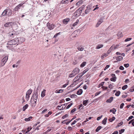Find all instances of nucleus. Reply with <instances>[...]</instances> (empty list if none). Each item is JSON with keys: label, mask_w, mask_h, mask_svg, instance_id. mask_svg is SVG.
I'll list each match as a JSON object with an SVG mask.
<instances>
[{"label": "nucleus", "mask_w": 134, "mask_h": 134, "mask_svg": "<svg viewBox=\"0 0 134 134\" xmlns=\"http://www.w3.org/2000/svg\"><path fill=\"white\" fill-rule=\"evenodd\" d=\"M38 98V91L36 90L34 92L32 97L34 101L31 102V106L35 107L37 103V100Z\"/></svg>", "instance_id": "obj_1"}, {"label": "nucleus", "mask_w": 134, "mask_h": 134, "mask_svg": "<svg viewBox=\"0 0 134 134\" xmlns=\"http://www.w3.org/2000/svg\"><path fill=\"white\" fill-rule=\"evenodd\" d=\"M12 14V12L11 10L10 9H7L3 12L0 16L1 17H2L3 16H10Z\"/></svg>", "instance_id": "obj_2"}, {"label": "nucleus", "mask_w": 134, "mask_h": 134, "mask_svg": "<svg viewBox=\"0 0 134 134\" xmlns=\"http://www.w3.org/2000/svg\"><path fill=\"white\" fill-rule=\"evenodd\" d=\"M17 42V40L15 38L14 39L8 41L7 44L8 45H14L18 43Z\"/></svg>", "instance_id": "obj_3"}, {"label": "nucleus", "mask_w": 134, "mask_h": 134, "mask_svg": "<svg viewBox=\"0 0 134 134\" xmlns=\"http://www.w3.org/2000/svg\"><path fill=\"white\" fill-rule=\"evenodd\" d=\"M17 41V43H22L24 41V38L23 37H18L16 38Z\"/></svg>", "instance_id": "obj_4"}, {"label": "nucleus", "mask_w": 134, "mask_h": 134, "mask_svg": "<svg viewBox=\"0 0 134 134\" xmlns=\"http://www.w3.org/2000/svg\"><path fill=\"white\" fill-rule=\"evenodd\" d=\"M103 18L101 17L98 21L96 25V27H98L103 22Z\"/></svg>", "instance_id": "obj_5"}, {"label": "nucleus", "mask_w": 134, "mask_h": 134, "mask_svg": "<svg viewBox=\"0 0 134 134\" xmlns=\"http://www.w3.org/2000/svg\"><path fill=\"white\" fill-rule=\"evenodd\" d=\"M47 26L48 29L50 30L53 29L54 27V25L53 24H51L50 23H48L47 24Z\"/></svg>", "instance_id": "obj_6"}, {"label": "nucleus", "mask_w": 134, "mask_h": 134, "mask_svg": "<svg viewBox=\"0 0 134 134\" xmlns=\"http://www.w3.org/2000/svg\"><path fill=\"white\" fill-rule=\"evenodd\" d=\"M8 59V57L5 56L4 57L2 60V65L3 66L7 62Z\"/></svg>", "instance_id": "obj_7"}, {"label": "nucleus", "mask_w": 134, "mask_h": 134, "mask_svg": "<svg viewBox=\"0 0 134 134\" xmlns=\"http://www.w3.org/2000/svg\"><path fill=\"white\" fill-rule=\"evenodd\" d=\"M21 7V5L19 4L14 8L13 12L14 13L15 12H18V10L20 9V7Z\"/></svg>", "instance_id": "obj_8"}, {"label": "nucleus", "mask_w": 134, "mask_h": 134, "mask_svg": "<svg viewBox=\"0 0 134 134\" xmlns=\"http://www.w3.org/2000/svg\"><path fill=\"white\" fill-rule=\"evenodd\" d=\"M12 24V22H9L5 24L4 25V26L5 27H8L10 26H11V24Z\"/></svg>", "instance_id": "obj_9"}, {"label": "nucleus", "mask_w": 134, "mask_h": 134, "mask_svg": "<svg viewBox=\"0 0 134 134\" xmlns=\"http://www.w3.org/2000/svg\"><path fill=\"white\" fill-rule=\"evenodd\" d=\"M70 19L69 18H67L65 19L63 21V23L65 24H67L68 22L69 21Z\"/></svg>", "instance_id": "obj_10"}, {"label": "nucleus", "mask_w": 134, "mask_h": 134, "mask_svg": "<svg viewBox=\"0 0 134 134\" xmlns=\"http://www.w3.org/2000/svg\"><path fill=\"white\" fill-rule=\"evenodd\" d=\"M73 71L74 73H75L77 74L79 72L80 70L77 68H76L73 70Z\"/></svg>", "instance_id": "obj_11"}, {"label": "nucleus", "mask_w": 134, "mask_h": 134, "mask_svg": "<svg viewBox=\"0 0 134 134\" xmlns=\"http://www.w3.org/2000/svg\"><path fill=\"white\" fill-rule=\"evenodd\" d=\"M77 48L79 51H83L84 49V47L82 46H78Z\"/></svg>", "instance_id": "obj_12"}, {"label": "nucleus", "mask_w": 134, "mask_h": 134, "mask_svg": "<svg viewBox=\"0 0 134 134\" xmlns=\"http://www.w3.org/2000/svg\"><path fill=\"white\" fill-rule=\"evenodd\" d=\"M46 91V90H45L44 89L42 92L41 96L42 97H43L45 96Z\"/></svg>", "instance_id": "obj_13"}, {"label": "nucleus", "mask_w": 134, "mask_h": 134, "mask_svg": "<svg viewBox=\"0 0 134 134\" xmlns=\"http://www.w3.org/2000/svg\"><path fill=\"white\" fill-rule=\"evenodd\" d=\"M90 9L91 8L90 7H87V9L85 11V13L87 14L88 13Z\"/></svg>", "instance_id": "obj_14"}, {"label": "nucleus", "mask_w": 134, "mask_h": 134, "mask_svg": "<svg viewBox=\"0 0 134 134\" xmlns=\"http://www.w3.org/2000/svg\"><path fill=\"white\" fill-rule=\"evenodd\" d=\"M113 97H111L109 99H108L106 101V102L107 103H111L112 101H113Z\"/></svg>", "instance_id": "obj_15"}, {"label": "nucleus", "mask_w": 134, "mask_h": 134, "mask_svg": "<svg viewBox=\"0 0 134 134\" xmlns=\"http://www.w3.org/2000/svg\"><path fill=\"white\" fill-rule=\"evenodd\" d=\"M103 47V44H98L97 46L96 49H99L102 48Z\"/></svg>", "instance_id": "obj_16"}, {"label": "nucleus", "mask_w": 134, "mask_h": 134, "mask_svg": "<svg viewBox=\"0 0 134 134\" xmlns=\"http://www.w3.org/2000/svg\"><path fill=\"white\" fill-rule=\"evenodd\" d=\"M32 90H29L27 91L26 92V94L30 95L32 93Z\"/></svg>", "instance_id": "obj_17"}, {"label": "nucleus", "mask_w": 134, "mask_h": 134, "mask_svg": "<svg viewBox=\"0 0 134 134\" xmlns=\"http://www.w3.org/2000/svg\"><path fill=\"white\" fill-rule=\"evenodd\" d=\"M107 119V118H105L102 121V123L104 125H105L106 123Z\"/></svg>", "instance_id": "obj_18"}, {"label": "nucleus", "mask_w": 134, "mask_h": 134, "mask_svg": "<svg viewBox=\"0 0 134 134\" xmlns=\"http://www.w3.org/2000/svg\"><path fill=\"white\" fill-rule=\"evenodd\" d=\"M14 32L13 31L12 32H10L9 33V36L12 37V36H14L16 35V34L14 33Z\"/></svg>", "instance_id": "obj_19"}, {"label": "nucleus", "mask_w": 134, "mask_h": 134, "mask_svg": "<svg viewBox=\"0 0 134 134\" xmlns=\"http://www.w3.org/2000/svg\"><path fill=\"white\" fill-rule=\"evenodd\" d=\"M28 107V105L27 104H26L25 105H24L23 107V111H25V110Z\"/></svg>", "instance_id": "obj_20"}, {"label": "nucleus", "mask_w": 134, "mask_h": 134, "mask_svg": "<svg viewBox=\"0 0 134 134\" xmlns=\"http://www.w3.org/2000/svg\"><path fill=\"white\" fill-rule=\"evenodd\" d=\"M116 111V110L114 108H113L111 109H110V112H112L113 114H115V112Z\"/></svg>", "instance_id": "obj_21"}, {"label": "nucleus", "mask_w": 134, "mask_h": 134, "mask_svg": "<svg viewBox=\"0 0 134 134\" xmlns=\"http://www.w3.org/2000/svg\"><path fill=\"white\" fill-rule=\"evenodd\" d=\"M82 93V89H80L77 92V94L78 95H81Z\"/></svg>", "instance_id": "obj_22"}, {"label": "nucleus", "mask_w": 134, "mask_h": 134, "mask_svg": "<svg viewBox=\"0 0 134 134\" xmlns=\"http://www.w3.org/2000/svg\"><path fill=\"white\" fill-rule=\"evenodd\" d=\"M123 59L122 57L121 56H119L118 57L116 58V60L118 61H120L122 60Z\"/></svg>", "instance_id": "obj_23"}, {"label": "nucleus", "mask_w": 134, "mask_h": 134, "mask_svg": "<svg viewBox=\"0 0 134 134\" xmlns=\"http://www.w3.org/2000/svg\"><path fill=\"white\" fill-rule=\"evenodd\" d=\"M86 62H82V64L80 65V67H83L84 66H85V65L86 64Z\"/></svg>", "instance_id": "obj_24"}, {"label": "nucleus", "mask_w": 134, "mask_h": 134, "mask_svg": "<svg viewBox=\"0 0 134 134\" xmlns=\"http://www.w3.org/2000/svg\"><path fill=\"white\" fill-rule=\"evenodd\" d=\"M79 20L77 19L76 22L74 23L72 25V26L73 27L75 26L79 22Z\"/></svg>", "instance_id": "obj_25"}, {"label": "nucleus", "mask_w": 134, "mask_h": 134, "mask_svg": "<svg viewBox=\"0 0 134 134\" xmlns=\"http://www.w3.org/2000/svg\"><path fill=\"white\" fill-rule=\"evenodd\" d=\"M102 127L100 126H98L96 129V132H98L102 128Z\"/></svg>", "instance_id": "obj_26"}, {"label": "nucleus", "mask_w": 134, "mask_h": 134, "mask_svg": "<svg viewBox=\"0 0 134 134\" xmlns=\"http://www.w3.org/2000/svg\"><path fill=\"white\" fill-rule=\"evenodd\" d=\"M117 35L119 37H121L123 36V35L121 32H119L118 33Z\"/></svg>", "instance_id": "obj_27"}, {"label": "nucleus", "mask_w": 134, "mask_h": 134, "mask_svg": "<svg viewBox=\"0 0 134 134\" xmlns=\"http://www.w3.org/2000/svg\"><path fill=\"white\" fill-rule=\"evenodd\" d=\"M32 118V116H30L28 118H25V121H29L30 120V119Z\"/></svg>", "instance_id": "obj_28"}, {"label": "nucleus", "mask_w": 134, "mask_h": 134, "mask_svg": "<svg viewBox=\"0 0 134 134\" xmlns=\"http://www.w3.org/2000/svg\"><path fill=\"white\" fill-rule=\"evenodd\" d=\"M88 100H85L83 102V105H87V104L88 103Z\"/></svg>", "instance_id": "obj_29"}, {"label": "nucleus", "mask_w": 134, "mask_h": 134, "mask_svg": "<svg viewBox=\"0 0 134 134\" xmlns=\"http://www.w3.org/2000/svg\"><path fill=\"white\" fill-rule=\"evenodd\" d=\"M63 90H56L55 92L56 93H60L63 92Z\"/></svg>", "instance_id": "obj_30"}, {"label": "nucleus", "mask_w": 134, "mask_h": 134, "mask_svg": "<svg viewBox=\"0 0 134 134\" xmlns=\"http://www.w3.org/2000/svg\"><path fill=\"white\" fill-rule=\"evenodd\" d=\"M115 118L114 117H113L112 118H110L109 119V121L110 122H112L113 120H114Z\"/></svg>", "instance_id": "obj_31"}, {"label": "nucleus", "mask_w": 134, "mask_h": 134, "mask_svg": "<svg viewBox=\"0 0 134 134\" xmlns=\"http://www.w3.org/2000/svg\"><path fill=\"white\" fill-rule=\"evenodd\" d=\"M30 97V95L26 94L25 98L27 100V101H28L29 100Z\"/></svg>", "instance_id": "obj_32"}, {"label": "nucleus", "mask_w": 134, "mask_h": 134, "mask_svg": "<svg viewBox=\"0 0 134 134\" xmlns=\"http://www.w3.org/2000/svg\"><path fill=\"white\" fill-rule=\"evenodd\" d=\"M82 3V2L81 1L78 2L76 4V5L79 6Z\"/></svg>", "instance_id": "obj_33"}, {"label": "nucleus", "mask_w": 134, "mask_h": 134, "mask_svg": "<svg viewBox=\"0 0 134 134\" xmlns=\"http://www.w3.org/2000/svg\"><path fill=\"white\" fill-rule=\"evenodd\" d=\"M120 91H118L116 92L115 95L116 96H118L120 95Z\"/></svg>", "instance_id": "obj_34"}, {"label": "nucleus", "mask_w": 134, "mask_h": 134, "mask_svg": "<svg viewBox=\"0 0 134 134\" xmlns=\"http://www.w3.org/2000/svg\"><path fill=\"white\" fill-rule=\"evenodd\" d=\"M77 96L76 95L74 94H73L70 96V97L71 98H76L77 97Z\"/></svg>", "instance_id": "obj_35"}, {"label": "nucleus", "mask_w": 134, "mask_h": 134, "mask_svg": "<svg viewBox=\"0 0 134 134\" xmlns=\"http://www.w3.org/2000/svg\"><path fill=\"white\" fill-rule=\"evenodd\" d=\"M116 77H113L111 78L110 79V80L111 81L115 82L116 81Z\"/></svg>", "instance_id": "obj_36"}, {"label": "nucleus", "mask_w": 134, "mask_h": 134, "mask_svg": "<svg viewBox=\"0 0 134 134\" xmlns=\"http://www.w3.org/2000/svg\"><path fill=\"white\" fill-rule=\"evenodd\" d=\"M127 85H124L123 86H122V88L123 90H124L126 89V88H127Z\"/></svg>", "instance_id": "obj_37"}, {"label": "nucleus", "mask_w": 134, "mask_h": 134, "mask_svg": "<svg viewBox=\"0 0 134 134\" xmlns=\"http://www.w3.org/2000/svg\"><path fill=\"white\" fill-rule=\"evenodd\" d=\"M89 70L88 68H87L85 70H84L82 72V73L83 75L87 72Z\"/></svg>", "instance_id": "obj_38"}, {"label": "nucleus", "mask_w": 134, "mask_h": 134, "mask_svg": "<svg viewBox=\"0 0 134 134\" xmlns=\"http://www.w3.org/2000/svg\"><path fill=\"white\" fill-rule=\"evenodd\" d=\"M114 44H113L111 46V47L109 49L111 51L113 49H114Z\"/></svg>", "instance_id": "obj_39"}, {"label": "nucleus", "mask_w": 134, "mask_h": 134, "mask_svg": "<svg viewBox=\"0 0 134 134\" xmlns=\"http://www.w3.org/2000/svg\"><path fill=\"white\" fill-rule=\"evenodd\" d=\"M132 39V38H126L125 40V42H127L129 41H130Z\"/></svg>", "instance_id": "obj_40"}, {"label": "nucleus", "mask_w": 134, "mask_h": 134, "mask_svg": "<svg viewBox=\"0 0 134 134\" xmlns=\"http://www.w3.org/2000/svg\"><path fill=\"white\" fill-rule=\"evenodd\" d=\"M32 129L31 127H29L27 128V131H26L25 132V133H27L30 130H31Z\"/></svg>", "instance_id": "obj_41"}, {"label": "nucleus", "mask_w": 134, "mask_h": 134, "mask_svg": "<svg viewBox=\"0 0 134 134\" xmlns=\"http://www.w3.org/2000/svg\"><path fill=\"white\" fill-rule=\"evenodd\" d=\"M72 105V103H70L66 107V109H69Z\"/></svg>", "instance_id": "obj_42"}, {"label": "nucleus", "mask_w": 134, "mask_h": 134, "mask_svg": "<svg viewBox=\"0 0 134 134\" xmlns=\"http://www.w3.org/2000/svg\"><path fill=\"white\" fill-rule=\"evenodd\" d=\"M68 0H63L62 2L63 3H67V1Z\"/></svg>", "instance_id": "obj_43"}, {"label": "nucleus", "mask_w": 134, "mask_h": 134, "mask_svg": "<svg viewBox=\"0 0 134 134\" xmlns=\"http://www.w3.org/2000/svg\"><path fill=\"white\" fill-rule=\"evenodd\" d=\"M68 115L67 114H66L64 115L62 117V118L63 119H64L65 118L68 117Z\"/></svg>", "instance_id": "obj_44"}, {"label": "nucleus", "mask_w": 134, "mask_h": 134, "mask_svg": "<svg viewBox=\"0 0 134 134\" xmlns=\"http://www.w3.org/2000/svg\"><path fill=\"white\" fill-rule=\"evenodd\" d=\"M60 32H59V33H57V34H55V35H54V36L53 37H54V38H55V37H56L57 36H58V35H60Z\"/></svg>", "instance_id": "obj_45"}, {"label": "nucleus", "mask_w": 134, "mask_h": 134, "mask_svg": "<svg viewBox=\"0 0 134 134\" xmlns=\"http://www.w3.org/2000/svg\"><path fill=\"white\" fill-rule=\"evenodd\" d=\"M76 110V109L75 108H74L72 110H71L70 112V113H71L75 112Z\"/></svg>", "instance_id": "obj_46"}, {"label": "nucleus", "mask_w": 134, "mask_h": 134, "mask_svg": "<svg viewBox=\"0 0 134 134\" xmlns=\"http://www.w3.org/2000/svg\"><path fill=\"white\" fill-rule=\"evenodd\" d=\"M120 46L118 44H117L115 45H114V49H116L118 47H119Z\"/></svg>", "instance_id": "obj_47"}, {"label": "nucleus", "mask_w": 134, "mask_h": 134, "mask_svg": "<svg viewBox=\"0 0 134 134\" xmlns=\"http://www.w3.org/2000/svg\"><path fill=\"white\" fill-rule=\"evenodd\" d=\"M124 103H121L120 106V109H122L123 107L124 106Z\"/></svg>", "instance_id": "obj_48"}, {"label": "nucleus", "mask_w": 134, "mask_h": 134, "mask_svg": "<svg viewBox=\"0 0 134 134\" xmlns=\"http://www.w3.org/2000/svg\"><path fill=\"white\" fill-rule=\"evenodd\" d=\"M109 66H110L109 65H107L105 67L104 69V70H105L107 69L109 67Z\"/></svg>", "instance_id": "obj_49"}, {"label": "nucleus", "mask_w": 134, "mask_h": 134, "mask_svg": "<svg viewBox=\"0 0 134 134\" xmlns=\"http://www.w3.org/2000/svg\"><path fill=\"white\" fill-rule=\"evenodd\" d=\"M130 91L131 92H133L134 91V86L130 90Z\"/></svg>", "instance_id": "obj_50"}, {"label": "nucleus", "mask_w": 134, "mask_h": 134, "mask_svg": "<svg viewBox=\"0 0 134 134\" xmlns=\"http://www.w3.org/2000/svg\"><path fill=\"white\" fill-rule=\"evenodd\" d=\"M124 66L126 68H127L129 66V64H124Z\"/></svg>", "instance_id": "obj_51"}, {"label": "nucleus", "mask_w": 134, "mask_h": 134, "mask_svg": "<svg viewBox=\"0 0 134 134\" xmlns=\"http://www.w3.org/2000/svg\"><path fill=\"white\" fill-rule=\"evenodd\" d=\"M78 77H79V76H76L75 78L74 79V81H76V80H78L79 79H78Z\"/></svg>", "instance_id": "obj_52"}, {"label": "nucleus", "mask_w": 134, "mask_h": 134, "mask_svg": "<svg viewBox=\"0 0 134 134\" xmlns=\"http://www.w3.org/2000/svg\"><path fill=\"white\" fill-rule=\"evenodd\" d=\"M25 3V2H21V3H20L19 4L21 5V7L22 8H23L24 7V6L23 5Z\"/></svg>", "instance_id": "obj_53"}, {"label": "nucleus", "mask_w": 134, "mask_h": 134, "mask_svg": "<svg viewBox=\"0 0 134 134\" xmlns=\"http://www.w3.org/2000/svg\"><path fill=\"white\" fill-rule=\"evenodd\" d=\"M119 69L121 70H123L124 69V68L122 66H121L119 67Z\"/></svg>", "instance_id": "obj_54"}, {"label": "nucleus", "mask_w": 134, "mask_h": 134, "mask_svg": "<svg viewBox=\"0 0 134 134\" xmlns=\"http://www.w3.org/2000/svg\"><path fill=\"white\" fill-rule=\"evenodd\" d=\"M83 75V74L82 73L79 74L77 76H78L79 77V78H80Z\"/></svg>", "instance_id": "obj_55"}, {"label": "nucleus", "mask_w": 134, "mask_h": 134, "mask_svg": "<svg viewBox=\"0 0 134 134\" xmlns=\"http://www.w3.org/2000/svg\"><path fill=\"white\" fill-rule=\"evenodd\" d=\"M102 116H103V115H101V116H100L98 117L97 118V120H99L101 118H102Z\"/></svg>", "instance_id": "obj_56"}, {"label": "nucleus", "mask_w": 134, "mask_h": 134, "mask_svg": "<svg viewBox=\"0 0 134 134\" xmlns=\"http://www.w3.org/2000/svg\"><path fill=\"white\" fill-rule=\"evenodd\" d=\"M123 124V122L122 121H121L120 123H119L118 124V126H120L122 125Z\"/></svg>", "instance_id": "obj_57"}, {"label": "nucleus", "mask_w": 134, "mask_h": 134, "mask_svg": "<svg viewBox=\"0 0 134 134\" xmlns=\"http://www.w3.org/2000/svg\"><path fill=\"white\" fill-rule=\"evenodd\" d=\"M20 49L21 48H18V49H16V51L18 52H21V50Z\"/></svg>", "instance_id": "obj_58"}, {"label": "nucleus", "mask_w": 134, "mask_h": 134, "mask_svg": "<svg viewBox=\"0 0 134 134\" xmlns=\"http://www.w3.org/2000/svg\"><path fill=\"white\" fill-rule=\"evenodd\" d=\"M78 31H75L72 34V35L73 36H75V37H76V36L75 35L76 34V32H77Z\"/></svg>", "instance_id": "obj_59"}, {"label": "nucleus", "mask_w": 134, "mask_h": 134, "mask_svg": "<svg viewBox=\"0 0 134 134\" xmlns=\"http://www.w3.org/2000/svg\"><path fill=\"white\" fill-rule=\"evenodd\" d=\"M83 107V105L82 104H81L79 107V109H82V108Z\"/></svg>", "instance_id": "obj_60"}, {"label": "nucleus", "mask_w": 134, "mask_h": 134, "mask_svg": "<svg viewBox=\"0 0 134 134\" xmlns=\"http://www.w3.org/2000/svg\"><path fill=\"white\" fill-rule=\"evenodd\" d=\"M104 82H102L99 85V86H102L104 84Z\"/></svg>", "instance_id": "obj_61"}, {"label": "nucleus", "mask_w": 134, "mask_h": 134, "mask_svg": "<svg viewBox=\"0 0 134 134\" xmlns=\"http://www.w3.org/2000/svg\"><path fill=\"white\" fill-rule=\"evenodd\" d=\"M68 82H67V83H66L63 85V87L64 88H65V87H66V86L68 85Z\"/></svg>", "instance_id": "obj_62"}, {"label": "nucleus", "mask_w": 134, "mask_h": 134, "mask_svg": "<svg viewBox=\"0 0 134 134\" xmlns=\"http://www.w3.org/2000/svg\"><path fill=\"white\" fill-rule=\"evenodd\" d=\"M113 86L111 85H110L109 86V87L110 89H112L113 88Z\"/></svg>", "instance_id": "obj_63"}, {"label": "nucleus", "mask_w": 134, "mask_h": 134, "mask_svg": "<svg viewBox=\"0 0 134 134\" xmlns=\"http://www.w3.org/2000/svg\"><path fill=\"white\" fill-rule=\"evenodd\" d=\"M77 122V121L75 120L71 124L72 125L75 124Z\"/></svg>", "instance_id": "obj_64"}]
</instances>
